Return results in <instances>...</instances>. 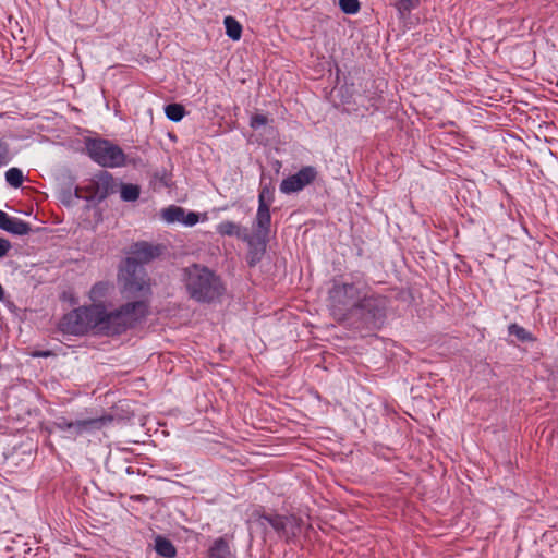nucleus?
<instances>
[{
    "mask_svg": "<svg viewBox=\"0 0 558 558\" xmlns=\"http://www.w3.org/2000/svg\"><path fill=\"white\" fill-rule=\"evenodd\" d=\"M508 332L521 342H533L535 340L534 336L529 330L515 323L508 326Z\"/></svg>",
    "mask_w": 558,
    "mask_h": 558,
    "instance_id": "nucleus-21",
    "label": "nucleus"
},
{
    "mask_svg": "<svg viewBox=\"0 0 558 558\" xmlns=\"http://www.w3.org/2000/svg\"><path fill=\"white\" fill-rule=\"evenodd\" d=\"M166 117L173 122H179L185 116V108L181 104H169L165 107Z\"/></svg>",
    "mask_w": 558,
    "mask_h": 558,
    "instance_id": "nucleus-22",
    "label": "nucleus"
},
{
    "mask_svg": "<svg viewBox=\"0 0 558 558\" xmlns=\"http://www.w3.org/2000/svg\"><path fill=\"white\" fill-rule=\"evenodd\" d=\"M89 191L98 201H104L118 191V183L108 171H99L90 180Z\"/></svg>",
    "mask_w": 558,
    "mask_h": 558,
    "instance_id": "nucleus-11",
    "label": "nucleus"
},
{
    "mask_svg": "<svg viewBox=\"0 0 558 558\" xmlns=\"http://www.w3.org/2000/svg\"><path fill=\"white\" fill-rule=\"evenodd\" d=\"M31 225L20 218L9 217L8 223L5 226L4 231L15 234V235H25L31 232Z\"/></svg>",
    "mask_w": 558,
    "mask_h": 558,
    "instance_id": "nucleus-16",
    "label": "nucleus"
},
{
    "mask_svg": "<svg viewBox=\"0 0 558 558\" xmlns=\"http://www.w3.org/2000/svg\"><path fill=\"white\" fill-rule=\"evenodd\" d=\"M184 208L179 206H169L162 210V218L167 222L181 221L184 218Z\"/></svg>",
    "mask_w": 558,
    "mask_h": 558,
    "instance_id": "nucleus-23",
    "label": "nucleus"
},
{
    "mask_svg": "<svg viewBox=\"0 0 558 558\" xmlns=\"http://www.w3.org/2000/svg\"><path fill=\"white\" fill-rule=\"evenodd\" d=\"M223 24L229 38L232 40H239L241 38L242 25L233 16H226Z\"/></svg>",
    "mask_w": 558,
    "mask_h": 558,
    "instance_id": "nucleus-20",
    "label": "nucleus"
},
{
    "mask_svg": "<svg viewBox=\"0 0 558 558\" xmlns=\"http://www.w3.org/2000/svg\"><path fill=\"white\" fill-rule=\"evenodd\" d=\"M180 282L189 299L199 304L215 303L226 292L221 277L215 270L198 263L180 269Z\"/></svg>",
    "mask_w": 558,
    "mask_h": 558,
    "instance_id": "nucleus-1",
    "label": "nucleus"
},
{
    "mask_svg": "<svg viewBox=\"0 0 558 558\" xmlns=\"http://www.w3.org/2000/svg\"><path fill=\"white\" fill-rule=\"evenodd\" d=\"M258 524L263 527L265 537L271 533H279L278 514H263L258 518Z\"/></svg>",
    "mask_w": 558,
    "mask_h": 558,
    "instance_id": "nucleus-17",
    "label": "nucleus"
},
{
    "mask_svg": "<svg viewBox=\"0 0 558 558\" xmlns=\"http://www.w3.org/2000/svg\"><path fill=\"white\" fill-rule=\"evenodd\" d=\"M216 230L220 235L236 236L247 244V263L251 267L259 263L266 253L269 232L266 229L259 228L255 219L252 232L247 228L229 220L221 221L217 225Z\"/></svg>",
    "mask_w": 558,
    "mask_h": 558,
    "instance_id": "nucleus-5",
    "label": "nucleus"
},
{
    "mask_svg": "<svg viewBox=\"0 0 558 558\" xmlns=\"http://www.w3.org/2000/svg\"><path fill=\"white\" fill-rule=\"evenodd\" d=\"M207 558H234L226 537L221 536L213 542L208 548Z\"/></svg>",
    "mask_w": 558,
    "mask_h": 558,
    "instance_id": "nucleus-15",
    "label": "nucleus"
},
{
    "mask_svg": "<svg viewBox=\"0 0 558 558\" xmlns=\"http://www.w3.org/2000/svg\"><path fill=\"white\" fill-rule=\"evenodd\" d=\"M421 3V0H396L393 7L400 14V16H405L410 14V12L416 9Z\"/></svg>",
    "mask_w": 558,
    "mask_h": 558,
    "instance_id": "nucleus-24",
    "label": "nucleus"
},
{
    "mask_svg": "<svg viewBox=\"0 0 558 558\" xmlns=\"http://www.w3.org/2000/svg\"><path fill=\"white\" fill-rule=\"evenodd\" d=\"M141 189L137 184L121 183L120 184V197L123 202H135L138 199Z\"/></svg>",
    "mask_w": 558,
    "mask_h": 558,
    "instance_id": "nucleus-19",
    "label": "nucleus"
},
{
    "mask_svg": "<svg viewBox=\"0 0 558 558\" xmlns=\"http://www.w3.org/2000/svg\"><path fill=\"white\" fill-rule=\"evenodd\" d=\"M268 122V119L266 116L264 114H254L252 118H251V128H253L254 130H257L259 129L260 126H264L266 125Z\"/></svg>",
    "mask_w": 558,
    "mask_h": 558,
    "instance_id": "nucleus-29",
    "label": "nucleus"
},
{
    "mask_svg": "<svg viewBox=\"0 0 558 558\" xmlns=\"http://www.w3.org/2000/svg\"><path fill=\"white\" fill-rule=\"evenodd\" d=\"M339 7L345 14H356L361 9L359 0H339Z\"/></svg>",
    "mask_w": 558,
    "mask_h": 558,
    "instance_id": "nucleus-26",
    "label": "nucleus"
},
{
    "mask_svg": "<svg viewBox=\"0 0 558 558\" xmlns=\"http://www.w3.org/2000/svg\"><path fill=\"white\" fill-rule=\"evenodd\" d=\"M111 421L112 418L110 416L74 421L68 429V438L75 439L86 432L101 428L107 422Z\"/></svg>",
    "mask_w": 558,
    "mask_h": 558,
    "instance_id": "nucleus-13",
    "label": "nucleus"
},
{
    "mask_svg": "<svg viewBox=\"0 0 558 558\" xmlns=\"http://www.w3.org/2000/svg\"><path fill=\"white\" fill-rule=\"evenodd\" d=\"M23 180H24L23 172L19 168H10L5 172V181L12 187H15V189L20 187L23 183Z\"/></svg>",
    "mask_w": 558,
    "mask_h": 558,
    "instance_id": "nucleus-25",
    "label": "nucleus"
},
{
    "mask_svg": "<svg viewBox=\"0 0 558 558\" xmlns=\"http://www.w3.org/2000/svg\"><path fill=\"white\" fill-rule=\"evenodd\" d=\"M72 421H68L65 417H59L53 422V426L62 432H68L71 426Z\"/></svg>",
    "mask_w": 558,
    "mask_h": 558,
    "instance_id": "nucleus-30",
    "label": "nucleus"
},
{
    "mask_svg": "<svg viewBox=\"0 0 558 558\" xmlns=\"http://www.w3.org/2000/svg\"><path fill=\"white\" fill-rule=\"evenodd\" d=\"M88 156L93 161L105 168L125 166L126 156L114 143L104 138H88L85 143Z\"/></svg>",
    "mask_w": 558,
    "mask_h": 558,
    "instance_id": "nucleus-8",
    "label": "nucleus"
},
{
    "mask_svg": "<svg viewBox=\"0 0 558 558\" xmlns=\"http://www.w3.org/2000/svg\"><path fill=\"white\" fill-rule=\"evenodd\" d=\"M148 313V303L146 300H135L128 302L119 308L107 312L102 304V314L100 315V332L104 336H119L128 329L135 327Z\"/></svg>",
    "mask_w": 558,
    "mask_h": 558,
    "instance_id": "nucleus-4",
    "label": "nucleus"
},
{
    "mask_svg": "<svg viewBox=\"0 0 558 558\" xmlns=\"http://www.w3.org/2000/svg\"><path fill=\"white\" fill-rule=\"evenodd\" d=\"M303 520L302 518L290 514H281V537H284L287 542H290L302 531Z\"/></svg>",
    "mask_w": 558,
    "mask_h": 558,
    "instance_id": "nucleus-14",
    "label": "nucleus"
},
{
    "mask_svg": "<svg viewBox=\"0 0 558 558\" xmlns=\"http://www.w3.org/2000/svg\"><path fill=\"white\" fill-rule=\"evenodd\" d=\"M182 222L185 226H194L198 222V215L193 211H190L187 214L184 213V218L182 219Z\"/></svg>",
    "mask_w": 558,
    "mask_h": 558,
    "instance_id": "nucleus-31",
    "label": "nucleus"
},
{
    "mask_svg": "<svg viewBox=\"0 0 558 558\" xmlns=\"http://www.w3.org/2000/svg\"><path fill=\"white\" fill-rule=\"evenodd\" d=\"M118 281L121 292L128 299L144 300L151 293L145 269L131 258H125L121 265Z\"/></svg>",
    "mask_w": 558,
    "mask_h": 558,
    "instance_id": "nucleus-7",
    "label": "nucleus"
},
{
    "mask_svg": "<svg viewBox=\"0 0 558 558\" xmlns=\"http://www.w3.org/2000/svg\"><path fill=\"white\" fill-rule=\"evenodd\" d=\"M155 550L158 555L165 558H173L177 555V549L173 544L163 536H156Z\"/></svg>",
    "mask_w": 558,
    "mask_h": 558,
    "instance_id": "nucleus-18",
    "label": "nucleus"
},
{
    "mask_svg": "<svg viewBox=\"0 0 558 558\" xmlns=\"http://www.w3.org/2000/svg\"><path fill=\"white\" fill-rule=\"evenodd\" d=\"M390 305V296L378 293L369 287L348 320L357 329L379 330L387 320Z\"/></svg>",
    "mask_w": 558,
    "mask_h": 558,
    "instance_id": "nucleus-3",
    "label": "nucleus"
},
{
    "mask_svg": "<svg viewBox=\"0 0 558 558\" xmlns=\"http://www.w3.org/2000/svg\"><path fill=\"white\" fill-rule=\"evenodd\" d=\"M102 304L80 306L66 313L59 323V329L63 333L83 336L89 331L100 332V315Z\"/></svg>",
    "mask_w": 558,
    "mask_h": 558,
    "instance_id": "nucleus-6",
    "label": "nucleus"
},
{
    "mask_svg": "<svg viewBox=\"0 0 558 558\" xmlns=\"http://www.w3.org/2000/svg\"><path fill=\"white\" fill-rule=\"evenodd\" d=\"M275 189L267 185L263 179L260 182V191L258 195V209L255 217L257 226L270 232L271 215L269 207L274 202Z\"/></svg>",
    "mask_w": 558,
    "mask_h": 558,
    "instance_id": "nucleus-10",
    "label": "nucleus"
},
{
    "mask_svg": "<svg viewBox=\"0 0 558 558\" xmlns=\"http://www.w3.org/2000/svg\"><path fill=\"white\" fill-rule=\"evenodd\" d=\"M107 283L105 282H98L93 286L90 289V299L94 301H97L106 295L107 292Z\"/></svg>",
    "mask_w": 558,
    "mask_h": 558,
    "instance_id": "nucleus-28",
    "label": "nucleus"
},
{
    "mask_svg": "<svg viewBox=\"0 0 558 558\" xmlns=\"http://www.w3.org/2000/svg\"><path fill=\"white\" fill-rule=\"evenodd\" d=\"M11 250V243L9 240L0 238V258L4 257Z\"/></svg>",
    "mask_w": 558,
    "mask_h": 558,
    "instance_id": "nucleus-32",
    "label": "nucleus"
},
{
    "mask_svg": "<svg viewBox=\"0 0 558 558\" xmlns=\"http://www.w3.org/2000/svg\"><path fill=\"white\" fill-rule=\"evenodd\" d=\"M165 250V246L160 244H151L145 241L137 242L132 246L129 258L133 259L134 263H138L143 267L144 264H148L151 260L158 258Z\"/></svg>",
    "mask_w": 558,
    "mask_h": 558,
    "instance_id": "nucleus-12",
    "label": "nucleus"
},
{
    "mask_svg": "<svg viewBox=\"0 0 558 558\" xmlns=\"http://www.w3.org/2000/svg\"><path fill=\"white\" fill-rule=\"evenodd\" d=\"M369 287L364 274L359 271L349 274L347 281H335L329 290L332 314L348 320Z\"/></svg>",
    "mask_w": 558,
    "mask_h": 558,
    "instance_id": "nucleus-2",
    "label": "nucleus"
},
{
    "mask_svg": "<svg viewBox=\"0 0 558 558\" xmlns=\"http://www.w3.org/2000/svg\"><path fill=\"white\" fill-rule=\"evenodd\" d=\"M9 215L3 210H0V229L4 230L9 220Z\"/></svg>",
    "mask_w": 558,
    "mask_h": 558,
    "instance_id": "nucleus-33",
    "label": "nucleus"
},
{
    "mask_svg": "<svg viewBox=\"0 0 558 558\" xmlns=\"http://www.w3.org/2000/svg\"><path fill=\"white\" fill-rule=\"evenodd\" d=\"M317 177V170L313 166L301 168L295 174L281 180V192L286 194L296 193L311 184Z\"/></svg>",
    "mask_w": 558,
    "mask_h": 558,
    "instance_id": "nucleus-9",
    "label": "nucleus"
},
{
    "mask_svg": "<svg viewBox=\"0 0 558 558\" xmlns=\"http://www.w3.org/2000/svg\"><path fill=\"white\" fill-rule=\"evenodd\" d=\"M12 156L9 144L5 141L0 140V168L9 165Z\"/></svg>",
    "mask_w": 558,
    "mask_h": 558,
    "instance_id": "nucleus-27",
    "label": "nucleus"
},
{
    "mask_svg": "<svg viewBox=\"0 0 558 558\" xmlns=\"http://www.w3.org/2000/svg\"><path fill=\"white\" fill-rule=\"evenodd\" d=\"M52 353L50 351H40V352H36L34 354V356H40V357H47V356H50Z\"/></svg>",
    "mask_w": 558,
    "mask_h": 558,
    "instance_id": "nucleus-34",
    "label": "nucleus"
}]
</instances>
